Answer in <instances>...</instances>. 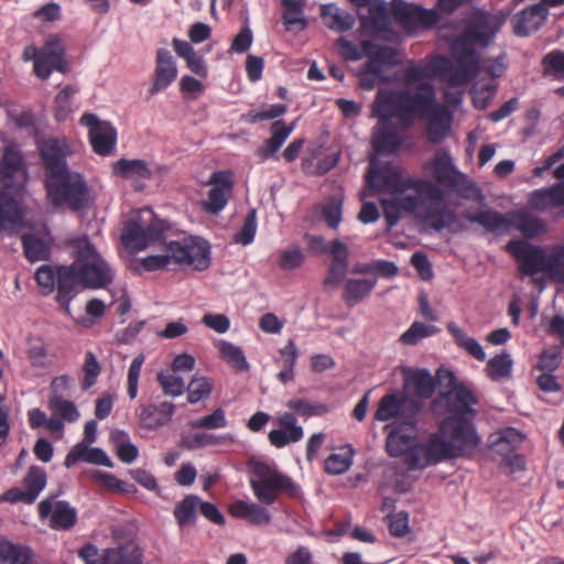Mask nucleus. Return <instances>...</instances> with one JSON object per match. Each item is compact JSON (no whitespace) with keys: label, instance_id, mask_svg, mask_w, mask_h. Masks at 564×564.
<instances>
[{"label":"nucleus","instance_id":"f257e3e1","mask_svg":"<svg viewBox=\"0 0 564 564\" xmlns=\"http://www.w3.org/2000/svg\"><path fill=\"white\" fill-rule=\"evenodd\" d=\"M433 167V176L437 184L423 178H403L401 172L391 162L370 169L366 176L367 184L377 193L389 191L395 194L414 189L416 194L432 200L441 199L445 193H455L463 199H474L480 205L485 204L486 196L481 188L455 166L449 155L435 156Z\"/></svg>","mask_w":564,"mask_h":564},{"label":"nucleus","instance_id":"f03ea898","mask_svg":"<svg viewBox=\"0 0 564 564\" xmlns=\"http://www.w3.org/2000/svg\"><path fill=\"white\" fill-rule=\"evenodd\" d=\"M458 404L447 409L440 423V432L445 434L447 441L458 457L469 456L480 445L481 437L476 425L469 416H475L474 405L478 399L471 390L460 389L457 393Z\"/></svg>","mask_w":564,"mask_h":564},{"label":"nucleus","instance_id":"7ed1b4c3","mask_svg":"<svg viewBox=\"0 0 564 564\" xmlns=\"http://www.w3.org/2000/svg\"><path fill=\"white\" fill-rule=\"evenodd\" d=\"M464 218L471 224L481 226L487 232L496 236H505L517 229L525 238H534L545 231V223L538 216L524 209L510 210L506 214L494 208L466 210Z\"/></svg>","mask_w":564,"mask_h":564},{"label":"nucleus","instance_id":"20e7f679","mask_svg":"<svg viewBox=\"0 0 564 564\" xmlns=\"http://www.w3.org/2000/svg\"><path fill=\"white\" fill-rule=\"evenodd\" d=\"M165 254L148 256L141 263L145 271L152 272L164 269L174 261L178 264L192 265L197 271H205L210 267V243L198 236L184 237L181 240H171L165 243Z\"/></svg>","mask_w":564,"mask_h":564},{"label":"nucleus","instance_id":"39448f33","mask_svg":"<svg viewBox=\"0 0 564 564\" xmlns=\"http://www.w3.org/2000/svg\"><path fill=\"white\" fill-rule=\"evenodd\" d=\"M61 275V293H72V301L82 290L106 289L115 280V271L104 257L80 267L67 264L62 269Z\"/></svg>","mask_w":564,"mask_h":564},{"label":"nucleus","instance_id":"423d86ee","mask_svg":"<svg viewBox=\"0 0 564 564\" xmlns=\"http://www.w3.org/2000/svg\"><path fill=\"white\" fill-rule=\"evenodd\" d=\"M249 470L250 487L262 505H273L278 495L282 492L291 498H297L301 495L299 485L290 476L272 469L267 463L254 462L249 465Z\"/></svg>","mask_w":564,"mask_h":564},{"label":"nucleus","instance_id":"0eeeda50","mask_svg":"<svg viewBox=\"0 0 564 564\" xmlns=\"http://www.w3.org/2000/svg\"><path fill=\"white\" fill-rule=\"evenodd\" d=\"M45 188L54 206L66 205L72 212L84 210L94 203L90 187L79 172L70 171L46 183Z\"/></svg>","mask_w":564,"mask_h":564},{"label":"nucleus","instance_id":"6e6552de","mask_svg":"<svg viewBox=\"0 0 564 564\" xmlns=\"http://www.w3.org/2000/svg\"><path fill=\"white\" fill-rule=\"evenodd\" d=\"M390 12L395 23L408 34L416 35L437 25L441 15L435 9H426L414 2L391 0Z\"/></svg>","mask_w":564,"mask_h":564},{"label":"nucleus","instance_id":"1a4fd4ad","mask_svg":"<svg viewBox=\"0 0 564 564\" xmlns=\"http://www.w3.org/2000/svg\"><path fill=\"white\" fill-rule=\"evenodd\" d=\"M423 409V402L405 393L395 391L383 395L375 413V420L388 422L400 417L404 425L414 431L419 423V415Z\"/></svg>","mask_w":564,"mask_h":564},{"label":"nucleus","instance_id":"9d476101","mask_svg":"<svg viewBox=\"0 0 564 564\" xmlns=\"http://www.w3.org/2000/svg\"><path fill=\"white\" fill-rule=\"evenodd\" d=\"M453 447L445 434L440 431L432 433L426 442L412 445L405 458V464L410 470H415L458 458Z\"/></svg>","mask_w":564,"mask_h":564},{"label":"nucleus","instance_id":"9b49d317","mask_svg":"<svg viewBox=\"0 0 564 564\" xmlns=\"http://www.w3.org/2000/svg\"><path fill=\"white\" fill-rule=\"evenodd\" d=\"M29 181V165L21 147L17 143L0 150V189L24 193Z\"/></svg>","mask_w":564,"mask_h":564},{"label":"nucleus","instance_id":"f8f14e48","mask_svg":"<svg viewBox=\"0 0 564 564\" xmlns=\"http://www.w3.org/2000/svg\"><path fill=\"white\" fill-rule=\"evenodd\" d=\"M37 150L44 167L45 184L72 171L67 158L73 154V150L65 138L43 140Z\"/></svg>","mask_w":564,"mask_h":564},{"label":"nucleus","instance_id":"ddd939ff","mask_svg":"<svg viewBox=\"0 0 564 564\" xmlns=\"http://www.w3.org/2000/svg\"><path fill=\"white\" fill-rule=\"evenodd\" d=\"M435 102V90L430 83L419 84L415 91L402 89L399 104L403 108V123L410 126L416 115H425Z\"/></svg>","mask_w":564,"mask_h":564},{"label":"nucleus","instance_id":"4468645a","mask_svg":"<svg viewBox=\"0 0 564 564\" xmlns=\"http://www.w3.org/2000/svg\"><path fill=\"white\" fill-rule=\"evenodd\" d=\"M507 249L519 262L520 270L524 275H534L545 271L547 253L543 247L514 239L508 242Z\"/></svg>","mask_w":564,"mask_h":564},{"label":"nucleus","instance_id":"2eb2a0df","mask_svg":"<svg viewBox=\"0 0 564 564\" xmlns=\"http://www.w3.org/2000/svg\"><path fill=\"white\" fill-rule=\"evenodd\" d=\"M444 196L441 199H429L427 206H423L420 213V220L429 224L435 231H442L445 228H452L453 232L466 230V227L458 221L457 213L443 203Z\"/></svg>","mask_w":564,"mask_h":564},{"label":"nucleus","instance_id":"dca6fc26","mask_svg":"<svg viewBox=\"0 0 564 564\" xmlns=\"http://www.w3.org/2000/svg\"><path fill=\"white\" fill-rule=\"evenodd\" d=\"M67 264H59L55 269L51 264L41 265L35 272V280L41 293L45 296L56 291L55 301L64 314L70 316L72 293H61V272Z\"/></svg>","mask_w":564,"mask_h":564},{"label":"nucleus","instance_id":"f3484780","mask_svg":"<svg viewBox=\"0 0 564 564\" xmlns=\"http://www.w3.org/2000/svg\"><path fill=\"white\" fill-rule=\"evenodd\" d=\"M209 184L214 186L208 191L204 208L212 215L219 214L228 204L229 193L234 188L230 171H216L210 175Z\"/></svg>","mask_w":564,"mask_h":564},{"label":"nucleus","instance_id":"a211bd4d","mask_svg":"<svg viewBox=\"0 0 564 564\" xmlns=\"http://www.w3.org/2000/svg\"><path fill=\"white\" fill-rule=\"evenodd\" d=\"M112 174L117 177L132 181L137 192L144 189V181L153 176L152 169L143 159L121 158L112 163Z\"/></svg>","mask_w":564,"mask_h":564},{"label":"nucleus","instance_id":"6ab92c4d","mask_svg":"<svg viewBox=\"0 0 564 564\" xmlns=\"http://www.w3.org/2000/svg\"><path fill=\"white\" fill-rule=\"evenodd\" d=\"M549 17V9L542 3H534L518 12L512 19L513 33L525 37L540 30Z\"/></svg>","mask_w":564,"mask_h":564},{"label":"nucleus","instance_id":"aec40b11","mask_svg":"<svg viewBox=\"0 0 564 564\" xmlns=\"http://www.w3.org/2000/svg\"><path fill=\"white\" fill-rule=\"evenodd\" d=\"M436 386H438V395L433 400L432 408L436 412L438 406L444 405L445 410L452 409L458 404L457 393L460 389L469 390L457 382L455 373L447 368H438L436 371Z\"/></svg>","mask_w":564,"mask_h":564},{"label":"nucleus","instance_id":"412c9836","mask_svg":"<svg viewBox=\"0 0 564 564\" xmlns=\"http://www.w3.org/2000/svg\"><path fill=\"white\" fill-rule=\"evenodd\" d=\"M177 77V66L174 56L167 48L156 51L154 78L149 89L150 95L166 89Z\"/></svg>","mask_w":564,"mask_h":564},{"label":"nucleus","instance_id":"4be33fe9","mask_svg":"<svg viewBox=\"0 0 564 564\" xmlns=\"http://www.w3.org/2000/svg\"><path fill=\"white\" fill-rule=\"evenodd\" d=\"M371 144L377 154L395 153L402 144L397 124L392 121L378 120L372 129Z\"/></svg>","mask_w":564,"mask_h":564},{"label":"nucleus","instance_id":"5701e85b","mask_svg":"<svg viewBox=\"0 0 564 564\" xmlns=\"http://www.w3.org/2000/svg\"><path fill=\"white\" fill-rule=\"evenodd\" d=\"M280 429L269 432L268 438L272 446L283 448L290 443L300 442L304 436V430L297 424L294 413L284 412L278 419Z\"/></svg>","mask_w":564,"mask_h":564},{"label":"nucleus","instance_id":"b1692460","mask_svg":"<svg viewBox=\"0 0 564 564\" xmlns=\"http://www.w3.org/2000/svg\"><path fill=\"white\" fill-rule=\"evenodd\" d=\"M401 90L380 88L372 104V116L378 120L392 121L393 117L403 123V108L399 104Z\"/></svg>","mask_w":564,"mask_h":564},{"label":"nucleus","instance_id":"393cba45","mask_svg":"<svg viewBox=\"0 0 564 564\" xmlns=\"http://www.w3.org/2000/svg\"><path fill=\"white\" fill-rule=\"evenodd\" d=\"M22 194L0 189V230L14 232L21 226L23 215L15 196Z\"/></svg>","mask_w":564,"mask_h":564},{"label":"nucleus","instance_id":"a878e982","mask_svg":"<svg viewBox=\"0 0 564 564\" xmlns=\"http://www.w3.org/2000/svg\"><path fill=\"white\" fill-rule=\"evenodd\" d=\"M77 462H85L98 466H105L108 468L113 467V463L108 456V454L100 447H90V445H86L83 443H77L72 447V449L67 453L64 466L69 469Z\"/></svg>","mask_w":564,"mask_h":564},{"label":"nucleus","instance_id":"bb28decb","mask_svg":"<svg viewBox=\"0 0 564 564\" xmlns=\"http://www.w3.org/2000/svg\"><path fill=\"white\" fill-rule=\"evenodd\" d=\"M175 413V404L164 401L156 405L153 403L142 405L140 409V424L147 430H158L169 423Z\"/></svg>","mask_w":564,"mask_h":564},{"label":"nucleus","instance_id":"cd10ccee","mask_svg":"<svg viewBox=\"0 0 564 564\" xmlns=\"http://www.w3.org/2000/svg\"><path fill=\"white\" fill-rule=\"evenodd\" d=\"M500 25L496 20L486 12L477 14L466 26L465 30L478 45L487 47L491 40L496 36Z\"/></svg>","mask_w":564,"mask_h":564},{"label":"nucleus","instance_id":"c85d7f7f","mask_svg":"<svg viewBox=\"0 0 564 564\" xmlns=\"http://www.w3.org/2000/svg\"><path fill=\"white\" fill-rule=\"evenodd\" d=\"M229 513L231 517L246 520L252 525H267L272 520L270 511L264 506L243 500L234 501L229 507Z\"/></svg>","mask_w":564,"mask_h":564},{"label":"nucleus","instance_id":"c756f323","mask_svg":"<svg viewBox=\"0 0 564 564\" xmlns=\"http://www.w3.org/2000/svg\"><path fill=\"white\" fill-rule=\"evenodd\" d=\"M528 202L531 208L538 212H545L554 207L564 206V183L533 191Z\"/></svg>","mask_w":564,"mask_h":564},{"label":"nucleus","instance_id":"7c9ffc66","mask_svg":"<svg viewBox=\"0 0 564 564\" xmlns=\"http://www.w3.org/2000/svg\"><path fill=\"white\" fill-rule=\"evenodd\" d=\"M404 387L411 389L420 399H430L435 392L436 380L425 368L414 371L405 370Z\"/></svg>","mask_w":564,"mask_h":564},{"label":"nucleus","instance_id":"2f4dec72","mask_svg":"<svg viewBox=\"0 0 564 564\" xmlns=\"http://www.w3.org/2000/svg\"><path fill=\"white\" fill-rule=\"evenodd\" d=\"M416 429L414 431L411 430L410 426L404 425L402 422L400 425L395 426L387 436L386 448L387 453L391 457H401L404 456V459L408 457L410 449L412 448L411 442L415 435Z\"/></svg>","mask_w":564,"mask_h":564},{"label":"nucleus","instance_id":"473e14b6","mask_svg":"<svg viewBox=\"0 0 564 564\" xmlns=\"http://www.w3.org/2000/svg\"><path fill=\"white\" fill-rule=\"evenodd\" d=\"M321 17L324 24L333 31L345 33L355 25V17L348 11L341 10L335 3H325L321 7Z\"/></svg>","mask_w":564,"mask_h":564},{"label":"nucleus","instance_id":"72a5a7b5","mask_svg":"<svg viewBox=\"0 0 564 564\" xmlns=\"http://www.w3.org/2000/svg\"><path fill=\"white\" fill-rule=\"evenodd\" d=\"M456 66L449 77V85L453 87L469 83L480 73V59L478 54L471 56H455Z\"/></svg>","mask_w":564,"mask_h":564},{"label":"nucleus","instance_id":"f704fd0d","mask_svg":"<svg viewBox=\"0 0 564 564\" xmlns=\"http://www.w3.org/2000/svg\"><path fill=\"white\" fill-rule=\"evenodd\" d=\"M377 285V279H348L344 285L343 300L348 307H354L367 299Z\"/></svg>","mask_w":564,"mask_h":564},{"label":"nucleus","instance_id":"c9c22d12","mask_svg":"<svg viewBox=\"0 0 564 564\" xmlns=\"http://www.w3.org/2000/svg\"><path fill=\"white\" fill-rule=\"evenodd\" d=\"M524 434L516 427H506L490 435L489 446L499 454H511L523 441Z\"/></svg>","mask_w":564,"mask_h":564},{"label":"nucleus","instance_id":"e433bc0d","mask_svg":"<svg viewBox=\"0 0 564 564\" xmlns=\"http://www.w3.org/2000/svg\"><path fill=\"white\" fill-rule=\"evenodd\" d=\"M121 241L126 248L138 251L148 247L145 227L142 226L140 217L130 218L124 221Z\"/></svg>","mask_w":564,"mask_h":564},{"label":"nucleus","instance_id":"4c0bfd02","mask_svg":"<svg viewBox=\"0 0 564 564\" xmlns=\"http://www.w3.org/2000/svg\"><path fill=\"white\" fill-rule=\"evenodd\" d=\"M1 561L9 564H32L33 550L29 545L14 543L8 539L0 540Z\"/></svg>","mask_w":564,"mask_h":564},{"label":"nucleus","instance_id":"58836bf2","mask_svg":"<svg viewBox=\"0 0 564 564\" xmlns=\"http://www.w3.org/2000/svg\"><path fill=\"white\" fill-rule=\"evenodd\" d=\"M67 246L69 248L70 256L74 259L72 264H77V267L102 257L86 235L69 239L67 241Z\"/></svg>","mask_w":564,"mask_h":564},{"label":"nucleus","instance_id":"ea45409f","mask_svg":"<svg viewBox=\"0 0 564 564\" xmlns=\"http://www.w3.org/2000/svg\"><path fill=\"white\" fill-rule=\"evenodd\" d=\"M117 129L109 122L104 128L89 135V141L95 153L101 156L112 154L117 144Z\"/></svg>","mask_w":564,"mask_h":564},{"label":"nucleus","instance_id":"a19ab883","mask_svg":"<svg viewBox=\"0 0 564 564\" xmlns=\"http://www.w3.org/2000/svg\"><path fill=\"white\" fill-rule=\"evenodd\" d=\"M24 257L30 262L47 260L51 256L50 245L35 234L28 232L21 237Z\"/></svg>","mask_w":564,"mask_h":564},{"label":"nucleus","instance_id":"79ce46f5","mask_svg":"<svg viewBox=\"0 0 564 564\" xmlns=\"http://www.w3.org/2000/svg\"><path fill=\"white\" fill-rule=\"evenodd\" d=\"M452 123V113L447 109H443L442 111H437L427 122V140L432 144L442 143Z\"/></svg>","mask_w":564,"mask_h":564},{"label":"nucleus","instance_id":"37998d69","mask_svg":"<svg viewBox=\"0 0 564 564\" xmlns=\"http://www.w3.org/2000/svg\"><path fill=\"white\" fill-rule=\"evenodd\" d=\"M283 4V24L286 31L297 29L303 31L307 22L303 17L304 0H282Z\"/></svg>","mask_w":564,"mask_h":564},{"label":"nucleus","instance_id":"c03bdc74","mask_svg":"<svg viewBox=\"0 0 564 564\" xmlns=\"http://www.w3.org/2000/svg\"><path fill=\"white\" fill-rule=\"evenodd\" d=\"M200 503L197 495L185 496L174 508L173 514L181 528L194 525L197 519L196 510Z\"/></svg>","mask_w":564,"mask_h":564},{"label":"nucleus","instance_id":"a18cd8bd","mask_svg":"<svg viewBox=\"0 0 564 564\" xmlns=\"http://www.w3.org/2000/svg\"><path fill=\"white\" fill-rule=\"evenodd\" d=\"M282 358V369L278 372V380L285 384L294 379V368L299 358L297 347L293 339H289L286 345L279 349Z\"/></svg>","mask_w":564,"mask_h":564},{"label":"nucleus","instance_id":"49530a36","mask_svg":"<svg viewBox=\"0 0 564 564\" xmlns=\"http://www.w3.org/2000/svg\"><path fill=\"white\" fill-rule=\"evenodd\" d=\"M232 441V435L227 433L224 435H215L212 433L198 432L182 436V445L187 449H198L206 446H216Z\"/></svg>","mask_w":564,"mask_h":564},{"label":"nucleus","instance_id":"de8ad7c7","mask_svg":"<svg viewBox=\"0 0 564 564\" xmlns=\"http://www.w3.org/2000/svg\"><path fill=\"white\" fill-rule=\"evenodd\" d=\"M395 50L388 45H380L375 55L369 57L362 66L375 75H384L383 68L395 65Z\"/></svg>","mask_w":564,"mask_h":564},{"label":"nucleus","instance_id":"09e8293b","mask_svg":"<svg viewBox=\"0 0 564 564\" xmlns=\"http://www.w3.org/2000/svg\"><path fill=\"white\" fill-rule=\"evenodd\" d=\"M77 520V512L66 500L56 502L51 518V527L57 530L72 529Z\"/></svg>","mask_w":564,"mask_h":564},{"label":"nucleus","instance_id":"8fccbe9b","mask_svg":"<svg viewBox=\"0 0 564 564\" xmlns=\"http://www.w3.org/2000/svg\"><path fill=\"white\" fill-rule=\"evenodd\" d=\"M513 360L508 352L496 355L487 362L486 371L491 380L509 378L512 372Z\"/></svg>","mask_w":564,"mask_h":564},{"label":"nucleus","instance_id":"3c124183","mask_svg":"<svg viewBox=\"0 0 564 564\" xmlns=\"http://www.w3.org/2000/svg\"><path fill=\"white\" fill-rule=\"evenodd\" d=\"M369 18L376 33L391 31L390 14L384 0H373L369 7Z\"/></svg>","mask_w":564,"mask_h":564},{"label":"nucleus","instance_id":"603ef678","mask_svg":"<svg viewBox=\"0 0 564 564\" xmlns=\"http://www.w3.org/2000/svg\"><path fill=\"white\" fill-rule=\"evenodd\" d=\"M102 562L104 564H142L140 551L137 547L128 546L108 549Z\"/></svg>","mask_w":564,"mask_h":564},{"label":"nucleus","instance_id":"864d4df0","mask_svg":"<svg viewBox=\"0 0 564 564\" xmlns=\"http://www.w3.org/2000/svg\"><path fill=\"white\" fill-rule=\"evenodd\" d=\"M48 408L55 416L70 423L76 422L80 416L76 404L73 401L65 400L64 397H50Z\"/></svg>","mask_w":564,"mask_h":564},{"label":"nucleus","instance_id":"5fc2aeb1","mask_svg":"<svg viewBox=\"0 0 564 564\" xmlns=\"http://www.w3.org/2000/svg\"><path fill=\"white\" fill-rule=\"evenodd\" d=\"M23 481L26 487L29 496L32 497L33 501H35L40 494L46 487V471L37 465H32L30 466Z\"/></svg>","mask_w":564,"mask_h":564},{"label":"nucleus","instance_id":"6e6d98bb","mask_svg":"<svg viewBox=\"0 0 564 564\" xmlns=\"http://www.w3.org/2000/svg\"><path fill=\"white\" fill-rule=\"evenodd\" d=\"M219 350L221 358L238 371H248L250 369V365L245 356V352L239 346L223 340L220 343Z\"/></svg>","mask_w":564,"mask_h":564},{"label":"nucleus","instance_id":"4d7b16f0","mask_svg":"<svg viewBox=\"0 0 564 564\" xmlns=\"http://www.w3.org/2000/svg\"><path fill=\"white\" fill-rule=\"evenodd\" d=\"M156 380L166 397L177 398L185 392V382L180 376L161 370L156 375Z\"/></svg>","mask_w":564,"mask_h":564},{"label":"nucleus","instance_id":"13d9d810","mask_svg":"<svg viewBox=\"0 0 564 564\" xmlns=\"http://www.w3.org/2000/svg\"><path fill=\"white\" fill-rule=\"evenodd\" d=\"M76 89L72 85H66L54 98L55 119L59 122L69 118L73 112L72 98Z\"/></svg>","mask_w":564,"mask_h":564},{"label":"nucleus","instance_id":"bf43d9fd","mask_svg":"<svg viewBox=\"0 0 564 564\" xmlns=\"http://www.w3.org/2000/svg\"><path fill=\"white\" fill-rule=\"evenodd\" d=\"M185 391L187 392V402L195 404L212 394L213 382L205 376L194 377L185 388Z\"/></svg>","mask_w":564,"mask_h":564},{"label":"nucleus","instance_id":"052dcab7","mask_svg":"<svg viewBox=\"0 0 564 564\" xmlns=\"http://www.w3.org/2000/svg\"><path fill=\"white\" fill-rule=\"evenodd\" d=\"M112 438L116 442V455L118 458L124 464L133 463L139 455V449L130 442L128 433L117 431Z\"/></svg>","mask_w":564,"mask_h":564},{"label":"nucleus","instance_id":"680f3d73","mask_svg":"<svg viewBox=\"0 0 564 564\" xmlns=\"http://www.w3.org/2000/svg\"><path fill=\"white\" fill-rule=\"evenodd\" d=\"M543 75L564 80V51L553 50L542 58Z\"/></svg>","mask_w":564,"mask_h":564},{"label":"nucleus","instance_id":"e2e57ef3","mask_svg":"<svg viewBox=\"0 0 564 564\" xmlns=\"http://www.w3.org/2000/svg\"><path fill=\"white\" fill-rule=\"evenodd\" d=\"M440 332V328L434 325H426L421 322H414L401 335L400 341L404 345H416L421 339L433 336Z\"/></svg>","mask_w":564,"mask_h":564},{"label":"nucleus","instance_id":"0e129e2a","mask_svg":"<svg viewBox=\"0 0 564 564\" xmlns=\"http://www.w3.org/2000/svg\"><path fill=\"white\" fill-rule=\"evenodd\" d=\"M46 48H48L51 62H52V69L57 70L62 74H65L68 72L69 66L67 61L64 57L65 48L61 43V40L58 36L54 35L51 36L46 41Z\"/></svg>","mask_w":564,"mask_h":564},{"label":"nucleus","instance_id":"69168bd1","mask_svg":"<svg viewBox=\"0 0 564 564\" xmlns=\"http://www.w3.org/2000/svg\"><path fill=\"white\" fill-rule=\"evenodd\" d=\"M84 378L82 380V389L89 390L97 382L101 372V365L93 351H87L83 365Z\"/></svg>","mask_w":564,"mask_h":564},{"label":"nucleus","instance_id":"338daca9","mask_svg":"<svg viewBox=\"0 0 564 564\" xmlns=\"http://www.w3.org/2000/svg\"><path fill=\"white\" fill-rule=\"evenodd\" d=\"M286 406L304 417L318 416L328 412V406L324 403H311L305 399L289 400Z\"/></svg>","mask_w":564,"mask_h":564},{"label":"nucleus","instance_id":"774afa93","mask_svg":"<svg viewBox=\"0 0 564 564\" xmlns=\"http://www.w3.org/2000/svg\"><path fill=\"white\" fill-rule=\"evenodd\" d=\"M228 425L226 412L223 408L215 409L212 413L191 422L193 429L216 430Z\"/></svg>","mask_w":564,"mask_h":564}]
</instances>
